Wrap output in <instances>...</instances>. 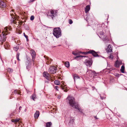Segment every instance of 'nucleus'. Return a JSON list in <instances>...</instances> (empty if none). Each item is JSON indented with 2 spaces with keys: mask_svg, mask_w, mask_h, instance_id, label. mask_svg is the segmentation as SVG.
Instances as JSON below:
<instances>
[{
  "mask_svg": "<svg viewBox=\"0 0 127 127\" xmlns=\"http://www.w3.org/2000/svg\"><path fill=\"white\" fill-rule=\"evenodd\" d=\"M26 68L28 70H29L31 67V63L30 62H26Z\"/></svg>",
  "mask_w": 127,
  "mask_h": 127,
  "instance_id": "10",
  "label": "nucleus"
},
{
  "mask_svg": "<svg viewBox=\"0 0 127 127\" xmlns=\"http://www.w3.org/2000/svg\"><path fill=\"white\" fill-rule=\"evenodd\" d=\"M109 58L110 59H112L113 58V55H110L109 56Z\"/></svg>",
  "mask_w": 127,
  "mask_h": 127,
  "instance_id": "36",
  "label": "nucleus"
},
{
  "mask_svg": "<svg viewBox=\"0 0 127 127\" xmlns=\"http://www.w3.org/2000/svg\"><path fill=\"white\" fill-rule=\"evenodd\" d=\"M1 60H2V62H3L2 61V60L1 59Z\"/></svg>",
  "mask_w": 127,
  "mask_h": 127,
  "instance_id": "52",
  "label": "nucleus"
},
{
  "mask_svg": "<svg viewBox=\"0 0 127 127\" xmlns=\"http://www.w3.org/2000/svg\"><path fill=\"white\" fill-rule=\"evenodd\" d=\"M15 64H16V61H15Z\"/></svg>",
  "mask_w": 127,
  "mask_h": 127,
  "instance_id": "49",
  "label": "nucleus"
},
{
  "mask_svg": "<svg viewBox=\"0 0 127 127\" xmlns=\"http://www.w3.org/2000/svg\"><path fill=\"white\" fill-rule=\"evenodd\" d=\"M80 53L82 54H86L89 53L91 54L94 57H99L98 55L97 54V53L95 51L93 50H91L87 52H81Z\"/></svg>",
  "mask_w": 127,
  "mask_h": 127,
  "instance_id": "4",
  "label": "nucleus"
},
{
  "mask_svg": "<svg viewBox=\"0 0 127 127\" xmlns=\"http://www.w3.org/2000/svg\"><path fill=\"white\" fill-rule=\"evenodd\" d=\"M100 97L102 99H103L104 98V97H101V96H100Z\"/></svg>",
  "mask_w": 127,
  "mask_h": 127,
  "instance_id": "45",
  "label": "nucleus"
},
{
  "mask_svg": "<svg viewBox=\"0 0 127 127\" xmlns=\"http://www.w3.org/2000/svg\"><path fill=\"white\" fill-rule=\"evenodd\" d=\"M14 93L15 94H18L20 95L21 92L19 91H17V90H15L14 92Z\"/></svg>",
  "mask_w": 127,
  "mask_h": 127,
  "instance_id": "22",
  "label": "nucleus"
},
{
  "mask_svg": "<svg viewBox=\"0 0 127 127\" xmlns=\"http://www.w3.org/2000/svg\"><path fill=\"white\" fill-rule=\"evenodd\" d=\"M64 91L65 92H67V90H64Z\"/></svg>",
  "mask_w": 127,
  "mask_h": 127,
  "instance_id": "46",
  "label": "nucleus"
},
{
  "mask_svg": "<svg viewBox=\"0 0 127 127\" xmlns=\"http://www.w3.org/2000/svg\"><path fill=\"white\" fill-rule=\"evenodd\" d=\"M92 87L93 88L95 89V87Z\"/></svg>",
  "mask_w": 127,
  "mask_h": 127,
  "instance_id": "48",
  "label": "nucleus"
},
{
  "mask_svg": "<svg viewBox=\"0 0 127 127\" xmlns=\"http://www.w3.org/2000/svg\"><path fill=\"white\" fill-rule=\"evenodd\" d=\"M67 99L69 101V103L71 106L73 107L74 106L75 108L77 109L79 112L83 113L82 109L79 108L78 103L75 102L74 98L73 97L69 95L67 97Z\"/></svg>",
  "mask_w": 127,
  "mask_h": 127,
  "instance_id": "1",
  "label": "nucleus"
},
{
  "mask_svg": "<svg viewBox=\"0 0 127 127\" xmlns=\"http://www.w3.org/2000/svg\"><path fill=\"white\" fill-rule=\"evenodd\" d=\"M22 108V107L21 106H20L19 108V112L20 111V110H21V109Z\"/></svg>",
  "mask_w": 127,
  "mask_h": 127,
  "instance_id": "42",
  "label": "nucleus"
},
{
  "mask_svg": "<svg viewBox=\"0 0 127 127\" xmlns=\"http://www.w3.org/2000/svg\"><path fill=\"white\" fill-rule=\"evenodd\" d=\"M19 49V47L18 46H16L14 47V50L15 51H17Z\"/></svg>",
  "mask_w": 127,
  "mask_h": 127,
  "instance_id": "27",
  "label": "nucleus"
},
{
  "mask_svg": "<svg viewBox=\"0 0 127 127\" xmlns=\"http://www.w3.org/2000/svg\"><path fill=\"white\" fill-rule=\"evenodd\" d=\"M86 74L91 76H92L93 74L95 76H96V72L95 71L88 69H87Z\"/></svg>",
  "mask_w": 127,
  "mask_h": 127,
  "instance_id": "6",
  "label": "nucleus"
},
{
  "mask_svg": "<svg viewBox=\"0 0 127 127\" xmlns=\"http://www.w3.org/2000/svg\"><path fill=\"white\" fill-rule=\"evenodd\" d=\"M25 29L28 30H29V28L28 26H27V27L25 28Z\"/></svg>",
  "mask_w": 127,
  "mask_h": 127,
  "instance_id": "39",
  "label": "nucleus"
},
{
  "mask_svg": "<svg viewBox=\"0 0 127 127\" xmlns=\"http://www.w3.org/2000/svg\"><path fill=\"white\" fill-rule=\"evenodd\" d=\"M44 77L46 78V79L48 80H50V78L49 77V74L46 72H44L43 73Z\"/></svg>",
  "mask_w": 127,
  "mask_h": 127,
  "instance_id": "9",
  "label": "nucleus"
},
{
  "mask_svg": "<svg viewBox=\"0 0 127 127\" xmlns=\"http://www.w3.org/2000/svg\"><path fill=\"white\" fill-rule=\"evenodd\" d=\"M54 83L55 84L57 85H59L60 84L59 81L57 80H55L54 81Z\"/></svg>",
  "mask_w": 127,
  "mask_h": 127,
  "instance_id": "21",
  "label": "nucleus"
},
{
  "mask_svg": "<svg viewBox=\"0 0 127 127\" xmlns=\"http://www.w3.org/2000/svg\"><path fill=\"white\" fill-rule=\"evenodd\" d=\"M2 33L1 34H0V41H5L6 38V36L7 35V34L3 33V32H2Z\"/></svg>",
  "mask_w": 127,
  "mask_h": 127,
  "instance_id": "7",
  "label": "nucleus"
},
{
  "mask_svg": "<svg viewBox=\"0 0 127 127\" xmlns=\"http://www.w3.org/2000/svg\"><path fill=\"white\" fill-rule=\"evenodd\" d=\"M74 119L73 118H71L69 122L70 123H72L74 121Z\"/></svg>",
  "mask_w": 127,
  "mask_h": 127,
  "instance_id": "30",
  "label": "nucleus"
},
{
  "mask_svg": "<svg viewBox=\"0 0 127 127\" xmlns=\"http://www.w3.org/2000/svg\"><path fill=\"white\" fill-rule=\"evenodd\" d=\"M10 115V117H12L13 116V114L12 113Z\"/></svg>",
  "mask_w": 127,
  "mask_h": 127,
  "instance_id": "44",
  "label": "nucleus"
},
{
  "mask_svg": "<svg viewBox=\"0 0 127 127\" xmlns=\"http://www.w3.org/2000/svg\"><path fill=\"white\" fill-rule=\"evenodd\" d=\"M19 120V118H17L15 119H12L11 120V121L12 122H17Z\"/></svg>",
  "mask_w": 127,
  "mask_h": 127,
  "instance_id": "20",
  "label": "nucleus"
},
{
  "mask_svg": "<svg viewBox=\"0 0 127 127\" xmlns=\"http://www.w3.org/2000/svg\"><path fill=\"white\" fill-rule=\"evenodd\" d=\"M57 70L56 67L53 66H51L49 69V72L51 74H54L56 72Z\"/></svg>",
  "mask_w": 127,
  "mask_h": 127,
  "instance_id": "5",
  "label": "nucleus"
},
{
  "mask_svg": "<svg viewBox=\"0 0 127 127\" xmlns=\"http://www.w3.org/2000/svg\"><path fill=\"white\" fill-rule=\"evenodd\" d=\"M35 94H33L32 96H31V98L33 99V100H34L35 99Z\"/></svg>",
  "mask_w": 127,
  "mask_h": 127,
  "instance_id": "24",
  "label": "nucleus"
},
{
  "mask_svg": "<svg viewBox=\"0 0 127 127\" xmlns=\"http://www.w3.org/2000/svg\"><path fill=\"white\" fill-rule=\"evenodd\" d=\"M119 63L120 65L122 64V62L121 61H119Z\"/></svg>",
  "mask_w": 127,
  "mask_h": 127,
  "instance_id": "40",
  "label": "nucleus"
},
{
  "mask_svg": "<svg viewBox=\"0 0 127 127\" xmlns=\"http://www.w3.org/2000/svg\"><path fill=\"white\" fill-rule=\"evenodd\" d=\"M52 125V123L51 122H48L46 124V127H50Z\"/></svg>",
  "mask_w": 127,
  "mask_h": 127,
  "instance_id": "19",
  "label": "nucleus"
},
{
  "mask_svg": "<svg viewBox=\"0 0 127 127\" xmlns=\"http://www.w3.org/2000/svg\"><path fill=\"white\" fill-rule=\"evenodd\" d=\"M90 8V6L89 5H88L86 6L85 8V12L86 13H87L89 11Z\"/></svg>",
  "mask_w": 127,
  "mask_h": 127,
  "instance_id": "15",
  "label": "nucleus"
},
{
  "mask_svg": "<svg viewBox=\"0 0 127 127\" xmlns=\"http://www.w3.org/2000/svg\"><path fill=\"white\" fill-rule=\"evenodd\" d=\"M119 63V61L118 60L117 61L115 62V67L118 68L120 66Z\"/></svg>",
  "mask_w": 127,
  "mask_h": 127,
  "instance_id": "18",
  "label": "nucleus"
},
{
  "mask_svg": "<svg viewBox=\"0 0 127 127\" xmlns=\"http://www.w3.org/2000/svg\"><path fill=\"white\" fill-rule=\"evenodd\" d=\"M39 115V112L38 111H36L35 113L34 116L35 119H37L38 118Z\"/></svg>",
  "mask_w": 127,
  "mask_h": 127,
  "instance_id": "14",
  "label": "nucleus"
},
{
  "mask_svg": "<svg viewBox=\"0 0 127 127\" xmlns=\"http://www.w3.org/2000/svg\"><path fill=\"white\" fill-rule=\"evenodd\" d=\"M20 55V53H17V54L16 58L17 60L18 61H20V60L19 59V56Z\"/></svg>",
  "mask_w": 127,
  "mask_h": 127,
  "instance_id": "25",
  "label": "nucleus"
},
{
  "mask_svg": "<svg viewBox=\"0 0 127 127\" xmlns=\"http://www.w3.org/2000/svg\"><path fill=\"white\" fill-rule=\"evenodd\" d=\"M86 65L88 67H90L91 65H92V61L91 59L86 60Z\"/></svg>",
  "mask_w": 127,
  "mask_h": 127,
  "instance_id": "8",
  "label": "nucleus"
},
{
  "mask_svg": "<svg viewBox=\"0 0 127 127\" xmlns=\"http://www.w3.org/2000/svg\"><path fill=\"white\" fill-rule=\"evenodd\" d=\"M57 12V10L51 9L49 11L47 14L48 16L50 17L53 20V18L56 16Z\"/></svg>",
  "mask_w": 127,
  "mask_h": 127,
  "instance_id": "3",
  "label": "nucleus"
},
{
  "mask_svg": "<svg viewBox=\"0 0 127 127\" xmlns=\"http://www.w3.org/2000/svg\"><path fill=\"white\" fill-rule=\"evenodd\" d=\"M46 61V63L48 64H50L52 61V60L50 59L48 57L47 58Z\"/></svg>",
  "mask_w": 127,
  "mask_h": 127,
  "instance_id": "16",
  "label": "nucleus"
},
{
  "mask_svg": "<svg viewBox=\"0 0 127 127\" xmlns=\"http://www.w3.org/2000/svg\"><path fill=\"white\" fill-rule=\"evenodd\" d=\"M101 28H101V27L100 28V29H101Z\"/></svg>",
  "mask_w": 127,
  "mask_h": 127,
  "instance_id": "51",
  "label": "nucleus"
},
{
  "mask_svg": "<svg viewBox=\"0 0 127 127\" xmlns=\"http://www.w3.org/2000/svg\"><path fill=\"white\" fill-rule=\"evenodd\" d=\"M124 70L125 66L124 65H123L121 67L120 69V71L122 73H124Z\"/></svg>",
  "mask_w": 127,
  "mask_h": 127,
  "instance_id": "17",
  "label": "nucleus"
},
{
  "mask_svg": "<svg viewBox=\"0 0 127 127\" xmlns=\"http://www.w3.org/2000/svg\"><path fill=\"white\" fill-rule=\"evenodd\" d=\"M23 34H24V35H26V34H25V33H24V32L23 33Z\"/></svg>",
  "mask_w": 127,
  "mask_h": 127,
  "instance_id": "47",
  "label": "nucleus"
},
{
  "mask_svg": "<svg viewBox=\"0 0 127 127\" xmlns=\"http://www.w3.org/2000/svg\"><path fill=\"white\" fill-rule=\"evenodd\" d=\"M112 48L111 47V45H109L106 49V51L108 53L112 52Z\"/></svg>",
  "mask_w": 127,
  "mask_h": 127,
  "instance_id": "12",
  "label": "nucleus"
},
{
  "mask_svg": "<svg viewBox=\"0 0 127 127\" xmlns=\"http://www.w3.org/2000/svg\"><path fill=\"white\" fill-rule=\"evenodd\" d=\"M6 6L5 3L3 1H0V7L1 8H4Z\"/></svg>",
  "mask_w": 127,
  "mask_h": 127,
  "instance_id": "13",
  "label": "nucleus"
},
{
  "mask_svg": "<svg viewBox=\"0 0 127 127\" xmlns=\"http://www.w3.org/2000/svg\"><path fill=\"white\" fill-rule=\"evenodd\" d=\"M94 117L96 119H98V118L96 116H94Z\"/></svg>",
  "mask_w": 127,
  "mask_h": 127,
  "instance_id": "43",
  "label": "nucleus"
},
{
  "mask_svg": "<svg viewBox=\"0 0 127 127\" xmlns=\"http://www.w3.org/2000/svg\"><path fill=\"white\" fill-rule=\"evenodd\" d=\"M72 54L74 55H77L78 54L77 53L73 51L72 52Z\"/></svg>",
  "mask_w": 127,
  "mask_h": 127,
  "instance_id": "35",
  "label": "nucleus"
},
{
  "mask_svg": "<svg viewBox=\"0 0 127 127\" xmlns=\"http://www.w3.org/2000/svg\"><path fill=\"white\" fill-rule=\"evenodd\" d=\"M15 111L14 112V113H15Z\"/></svg>",
  "mask_w": 127,
  "mask_h": 127,
  "instance_id": "50",
  "label": "nucleus"
},
{
  "mask_svg": "<svg viewBox=\"0 0 127 127\" xmlns=\"http://www.w3.org/2000/svg\"><path fill=\"white\" fill-rule=\"evenodd\" d=\"M65 66L67 67H68L69 66V62H66L65 63Z\"/></svg>",
  "mask_w": 127,
  "mask_h": 127,
  "instance_id": "23",
  "label": "nucleus"
},
{
  "mask_svg": "<svg viewBox=\"0 0 127 127\" xmlns=\"http://www.w3.org/2000/svg\"><path fill=\"white\" fill-rule=\"evenodd\" d=\"M24 36L26 38V39H27V41L28 40V36L27 35H24Z\"/></svg>",
  "mask_w": 127,
  "mask_h": 127,
  "instance_id": "37",
  "label": "nucleus"
},
{
  "mask_svg": "<svg viewBox=\"0 0 127 127\" xmlns=\"http://www.w3.org/2000/svg\"><path fill=\"white\" fill-rule=\"evenodd\" d=\"M34 17L33 15L31 16L30 17L31 20L32 21L34 20Z\"/></svg>",
  "mask_w": 127,
  "mask_h": 127,
  "instance_id": "32",
  "label": "nucleus"
},
{
  "mask_svg": "<svg viewBox=\"0 0 127 127\" xmlns=\"http://www.w3.org/2000/svg\"><path fill=\"white\" fill-rule=\"evenodd\" d=\"M7 70L10 73L12 72L13 71V69L10 68H8L7 69Z\"/></svg>",
  "mask_w": 127,
  "mask_h": 127,
  "instance_id": "28",
  "label": "nucleus"
},
{
  "mask_svg": "<svg viewBox=\"0 0 127 127\" xmlns=\"http://www.w3.org/2000/svg\"><path fill=\"white\" fill-rule=\"evenodd\" d=\"M54 35L57 38L60 37L61 35V29L59 28H56L54 29L53 33Z\"/></svg>",
  "mask_w": 127,
  "mask_h": 127,
  "instance_id": "2",
  "label": "nucleus"
},
{
  "mask_svg": "<svg viewBox=\"0 0 127 127\" xmlns=\"http://www.w3.org/2000/svg\"><path fill=\"white\" fill-rule=\"evenodd\" d=\"M5 32H6L8 31V27H6L4 28V31Z\"/></svg>",
  "mask_w": 127,
  "mask_h": 127,
  "instance_id": "34",
  "label": "nucleus"
},
{
  "mask_svg": "<svg viewBox=\"0 0 127 127\" xmlns=\"http://www.w3.org/2000/svg\"><path fill=\"white\" fill-rule=\"evenodd\" d=\"M55 88L57 90V91L58 90V89L59 88V87H58V86H56L55 87Z\"/></svg>",
  "mask_w": 127,
  "mask_h": 127,
  "instance_id": "38",
  "label": "nucleus"
},
{
  "mask_svg": "<svg viewBox=\"0 0 127 127\" xmlns=\"http://www.w3.org/2000/svg\"><path fill=\"white\" fill-rule=\"evenodd\" d=\"M69 23L70 24H72L73 23L71 19H70L69 20Z\"/></svg>",
  "mask_w": 127,
  "mask_h": 127,
  "instance_id": "33",
  "label": "nucleus"
},
{
  "mask_svg": "<svg viewBox=\"0 0 127 127\" xmlns=\"http://www.w3.org/2000/svg\"><path fill=\"white\" fill-rule=\"evenodd\" d=\"M97 32L101 35H103V32L102 31H99V30H97Z\"/></svg>",
  "mask_w": 127,
  "mask_h": 127,
  "instance_id": "26",
  "label": "nucleus"
},
{
  "mask_svg": "<svg viewBox=\"0 0 127 127\" xmlns=\"http://www.w3.org/2000/svg\"><path fill=\"white\" fill-rule=\"evenodd\" d=\"M76 78V79H79L80 78V77L79 76H78L77 75H76L75 76H74V81H75V78Z\"/></svg>",
  "mask_w": 127,
  "mask_h": 127,
  "instance_id": "29",
  "label": "nucleus"
},
{
  "mask_svg": "<svg viewBox=\"0 0 127 127\" xmlns=\"http://www.w3.org/2000/svg\"><path fill=\"white\" fill-rule=\"evenodd\" d=\"M0 32H1V31L0 30Z\"/></svg>",
  "mask_w": 127,
  "mask_h": 127,
  "instance_id": "53",
  "label": "nucleus"
},
{
  "mask_svg": "<svg viewBox=\"0 0 127 127\" xmlns=\"http://www.w3.org/2000/svg\"><path fill=\"white\" fill-rule=\"evenodd\" d=\"M86 56H77L76 57H75V58L76 59L77 58H78L80 57H86Z\"/></svg>",
  "mask_w": 127,
  "mask_h": 127,
  "instance_id": "31",
  "label": "nucleus"
},
{
  "mask_svg": "<svg viewBox=\"0 0 127 127\" xmlns=\"http://www.w3.org/2000/svg\"><path fill=\"white\" fill-rule=\"evenodd\" d=\"M31 55L32 57V61L33 62L34 61V59L35 57V52L33 50L31 51Z\"/></svg>",
  "mask_w": 127,
  "mask_h": 127,
  "instance_id": "11",
  "label": "nucleus"
},
{
  "mask_svg": "<svg viewBox=\"0 0 127 127\" xmlns=\"http://www.w3.org/2000/svg\"><path fill=\"white\" fill-rule=\"evenodd\" d=\"M57 98L59 99H60L61 98V96L60 95H59L58 96V97H57Z\"/></svg>",
  "mask_w": 127,
  "mask_h": 127,
  "instance_id": "41",
  "label": "nucleus"
}]
</instances>
